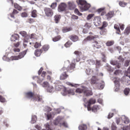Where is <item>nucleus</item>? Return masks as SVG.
Instances as JSON below:
<instances>
[{
    "label": "nucleus",
    "instance_id": "ea45409f",
    "mask_svg": "<svg viewBox=\"0 0 130 130\" xmlns=\"http://www.w3.org/2000/svg\"><path fill=\"white\" fill-rule=\"evenodd\" d=\"M42 86L44 88H47L49 86V83H48V82L45 81L42 84Z\"/></svg>",
    "mask_w": 130,
    "mask_h": 130
},
{
    "label": "nucleus",
    "instance_id": "f257e3e1",
    "mask_svg": "<svg viewBox=\"0 0 130 130\" xmlns=\"http://www.w3.org/2000/svg\"><path fill=\"white\" fill-rule=\"evenodd\" d=\"M25 97L28 99H31V100L34 101L43 102V99L42 95L40 94H35L34 92L31 91L25 93Z\"/></svg>",
    "mask_w": 130,
    "mask_h": 130
},
{
    "label": "nucleus",
    "instance_id": "de8ad7c7",
    "mask_svg": "<svg viewBox=\"0 0 130 130\" xmlns=\"http://www.w3.org/2000/svg\"><path fill=\"white\" fill-rule=\"evenodd\" d=\"M124 123L126 124H127V123H129V119H128L126 117H124L123 118Z\"/></svg>",
    "mask_w": 130,
    "mask_h": 130
},
{
    "label": "nucleus",
    "instance_id": "680f3d73",
    "mask_svg": "<svg viewBox=\"0 0 130 130\" xmlns=\"http://www.w3.org/2000/svg\"><path fill=\"white\" fill-rule=\"evenodd\" d=\"M129 62H130V60H126L125 61V63H124L125 67H128V66L129 65Z\"/></svg>",
    "mask_w": 130,
    "mask_h": 130
},
{
    "label": "nucleus",
    "instance_id": "2eb2a0df",
    "mask_svg": "<svg viewBox=\"0 0 130 130\" xmlns=\"http://www.w3.org/2000/svg\"><path fill=\"white\" fill-rule=\"evenodd\" d=\"M119 81V78H115V80L114 81L116 87L115 91H118L119 90V87L120 86Z\"/></svg>",
    "mask_w": 130,
    "mask_h": 130
},
{
    "label": "nucleus",
    "instance_id": "20e7f679",
    "mask_svg": "<svg viewBox=\"0 0 130 130\" xmlns=\"http://www.w3.org/2000/svg\"><path fill=\"white\" fill-rule=\"evenodd\" d=\"M130 74V67L128 68L127 70L125 71V76H123L121 79V81L123 82H126V85L127 86H128L130 85V75L128 76V75Z\"/></svg>",
    "mask_w": 130,
    "mask_h": 130
},
{
    "label": "nucleus",
    "instance_id": "c85d7f7f",
    "mask_svg": "<svg viewBox=\"0 0 130 130\" xmlns=\"http://www.w3.org/2000/svg\"><path fill=\"white\" fill-rule=\"evenodd\" d=\"M17 14H19V11H17L16 9H14L13 12L10 14V17L11 18H15V15H17Z\"/></svg>",
    "mask_w": 130,
    "mask_h": 130
},
{
    "label": "nucleus",
    "instance_id": "69168bd1",
    "mask_svg": "<svg viewBox=\"0 0 130 130\" xmlns=\"http://www.w3.org/2000/svg\"><path fill=\"white\" fill-rule=\"evenodd\" d=\"M120 73V71L119 70H117L114 72V75H115V76H117L118 75H119Z\"/></svg>",
    "mask_w": 130,
    "mask_h": 130
},
{
    "label": "nucleus",
    "instance_id": "ddd939ff",
    "mask_svg": "<svg viewBox=\"0 0 130 130\" xmlns=\"http://www.w3.org/2000/svg\"><path fill=\"white\" fill-rule=\"evenodd\" d=\"M67 8V4L64 3H61L60 4L58 7L59 12H63L65 11Z\"/></svg>",
    "mask_w": 130,
    "mask_h": 130
},
{
    "label": "nucleus",
    "instance_id": "5fc2aeb1",
    "mask_svg": "<svg viewBox=\"0 0 130 130\" xmlns=\"http://www.w3.org/2000/svg\"><path fill=\"white\" fill-rule=\"evenodd\" d=\"M21 16L22 18H26V17H28V13L27 12H23L21 13Z\"/></svg>",
    "mask_w": 130,
    "mask_h": 130
},
{
    "label": "nucleus",
    "instance_id": "423d86ee",
    "mask_svg": "<svg viewBox=\"0 0 130 130\" xmlns=\"http://www.w3.org/2000/svg\"><path fill=\"white\" fill-rule=\"evenodd\" d=\"M44 12L45 13V15L48 18H51L52 16H53V10L50 8L46 7L44 8Z\"/></svg>",
    "mask_w": 130,
    "mask_h": 130
},
{
    "label": "nucleus",
    "instance_id": "4be33fe9",
    "mask_svg": "<svg viewBox=\"0 0 130 130\" xmlns=\"http://www.w3.org/2000/svg\"><path fill=\"white\" fill-rule=\"evenodd\" d=\"M93 43L92 47H93V48H101V46L100 44L98 43V42L94 41L93 42Z\"/></svg>",
    "mask_w": 130,
    "mask_h": 130
},
{
    "label": "nucleus",
    "instance_id": "bb28decb",
    "mask_svg": "<svg viewBox=\"0 0 130 130\" xmlns=\"http://www.w3.org/2000/svg\"><path fill=\"white\" fill-rule=\"evenodd\" d=\"M91 110H92L93 112H97V111L99 110V106L97 105H94L92 108H91Z\"/></svg>",
    "mask_w": 130,
    "mask_h": 130
},
{
    "label": "nucleus",
    "instance_id": "f8f14e48",
    "mask_svg": "<svg viewBox=\"0 0 130 130\" xmlns=\"http://www.w3.org/2000/svg\"><path fill=\"white\" fill-rule=\"evenodd\" d=\"M61 122H62V118L58 117L53 121V124H54V125H59V126H60Z\"/></svg>",
    "mask_w": 130,
    "mask_h": 130
},
{
    "label": "nucleus",
    "instance_id": "412c9836",
    "mask_svg": "<svg viewBox=\"0 0 130 130\" xmlns=\"http://www.w3.org/2000/svg\"><path fill=\"white\" fill-rule=\"evenodd\" d=\"M63 33H67V32H70V31H73V28L72 27H63L62 28Z\"/></svg>",
    "mask_w": 130,
    "mask_h": 130
},
{
    "label": "nucleus",
    "instance_id": "a878e982",
    "mask_svg": "<svg viewBox=\"0 0 130 130\" xmlns=\"http://www.w3.org/2000/svg\"><path fill=\"white\" fill-rule=\"evenodd\" d=\"M111 64H113V66H117V68L118 69H119L120 68V66H119V63H118V62L117 61L115 60H112L110 62Z\"/></svg>",
    "mask_w": 130,
    "mask_h": 130
},
{
    "label": "nucleus",
    "instance_id": "6e6d98bb",
    "mask_svg": "<svg viewBox=\"0 0 130 130\" xmlns=\"http://www.w3.org/2000/svg\"><path fill=\"white\" fill-rule=\"evenodd\" d=\"M27 21L29 24H32V23H34V22H35V20L33 18H29Z\"/></svg>",
    "mask_w": 130,
    "mask_h": 130
},
{
    "label": "nucleus",
    "instance_id": "e433bc0d",
    "mask_svg": "<svg viewBox=\"0 0 130 130\" xmlns=\"http://www.w3.org/2000/svg\"><path fill=\"white\" fill-rule=\"evenodd\" d=\"M124 33L125 35H128L130 33V27H127L124 30Z\"/></svg>",
    "mask_w": 130,
    "mask_h": 130
},
{
    "label": "nucleus",
    "instance_id": "6ab92c4d",
    "mask_svg": "<svg viewBox=\"0 0 130 130\" xmlns=\"http://www.w3.org/2000/svg\"><path fill=\"white\" fill-rule=\"evenodd\" d=\"M62 73V74L60 76V80H66L69 77V75L67 74V71H66Z\"/></svg>",
    "mask_w": 130,
    "mask_h": 130
},
{
    "label": "nucleus",
    "instance_id": "13d9d810",
    "mask_svg": "<svg viewBox=\"0 0 130 130\" xmlns=\"http://www.w3.org/2000/svg\"><path fill=\"white\" fill-rule=\"evenodd\" d=\"M57 4L56 3H53L51 4V8H52V9H55V8H56Z\"/></svg>",
    "mask_w": 130,
    "mask_h": 130
},
{
    "label": "nucleus",
    "instance_id": "49530a36",
    "mask_svg": "<svg viewBox=\"0 0 130 130\" xmlns=\"http://www.w3.org/2000/svg\"><path fill=\"white\" fill-rule=\"evenodd\" d=\"M72 44H73V43L71 41H68L65 44H64V46L65 47H70V46H71V45H72Z\"/></svg>",
    "mask_w": 130,
    "mask_h": 130
},
{
    "label": "nucleus",
    "instance_id": "338daca9",
    "mask_svg": "<svg viewBox=\"0 0 130 130\" xmlns=\"http://www.w3.org/2000/svg\"><path fill=\"white\" fill-rule=\"evenodd\" d=\"M104 10H105V8H100L98 9L97 12L99 13V14H100L101 13L103 12Z\"/></svg>",
    "mask_w": 130,
    "mask_h": 130
},
{
    "label": "nucleus",
    "instance_id": "0e129e2a",
    "mask_svg": "<svg viewBox=\"0 0 130 130\" xmlns=\"http://www.w3.org/2000/svg\"><path fill=\"white\" fill-rule=\"evenodd\" d=\"M72 19H73V20H78L79 17L77 15H73L72 16Z\"/></svg>",
    "mask_w": 130,
    "mask_h": 130
},
{
    "label": "nucleus",
    "instance_id": "f704fd0d",
    "mask_svg": "<svg viewBox=\"0 0 130 130\" xmlns=\"http://www.w3.org/2000/svg\"><path fill=\"white\" fill-rule=\"evenodd\" d=\"M61 38V37H60V36H57L54 38H53L52 40L53 41H54V42H56L57 41H59V40H60Z\"/></svg>",
    "mask_w": 130,
    "mask_h": 130
},
{
    "label": "nucleus",
    "instance_id": "e2e57ef3",
    "mask_svg": "<svg viewBox=\"0 0 130 130\" xmlns=\"http://www.w3.org/2000/svg\"><path fill=\"white\" fill-rule=\"evenodd\" d=\"M47 80H48V81H49L50 82H51V83H52V78H51V77H50V76L48 75L47 76Z\"/></svg>",
    "mask_w": 130,
    "mask_h": 130
},
{
    "label": "nucleus",
    "instance_id": "aec40b11",
    "mask_svg": "<svg viewBox=\"0 0 130 130\" xmlns=\"http://www.w3.org/2000/svg\"><path fill=\"white\" fill-rule=\"evenodd\" d=\"M74 53L75 54V55H76V57L78 59V61H80V58L82 55V52L80 51H75Z\"/></svg>",
    "mask_w": 130,
    "mask_h": 130
},
{
    "label": "nucleus",
    "instance_id": "a18cd8bd",
    "mask_svg": "<svg viewBox=\"0 0 130 130\" xmlns=\"http://www.w3.org/2000/svg\"><path fill=\"white\" fill-rule=\"evenodd\" d=\"M46 129L47 130H51V126L49 124V123H47L45 124Z\"/></svg>",
    "mask_w": 130,
    "mask_h": 130
},
{
    "label": "nucleus",
    "instance_id": "37998d69",
    "mask_svg": "<svg viewBox=\"0 0 130 130\" xmlns=\"http://www.w3.org/2000/svg\"><path fill=\"white\" fill-rule=\"evenodd\" d=\"M101 66V61L96 60V64H95V67L96 69H98Z\"/></svg>",
    "mask_w": 130,
    "mask_h": 130
},
{
    "label": "nucleus",
    "instance_id": "4468645a",
    "mask_svg": "<svg viewBox=\"0 0 130 130\" xmlns=\"http://www.w3.org/2000/svg\"><path fill=\"white\" fill-rule=\"evenodd\" d=\"M69 38L73 42H77L79 41V37L76 35H72L69 37Z\"/></svg>",
    "mask_w": 130,
    "mask_h": 130
},
{
    "label": "nucleus",
    "instance_id": "9b49d317",
    "mask_svg": "<svg viewBox=\"0 0 130 130\" xmlns=\"http://www.w3.org/2000/svg\"><path fill=\"white\" fill-rule=\"evenodd\" d=\"M83 93L86 97H88V96H92L93 95V92H92V90H88L86 88H84Z\"/></svg>",
    "mask_w": 130,
    "mask_h": 130
},
{
    "label": "nucleus",
    "instance_id": "c756f323",
    "mask_svg": "<svg viewBox=\"0 0 130 130\" xmlns=\"http://www.w3.org/2000/svg\"><path fill=\"white\" fill-rule=\"evenodd\" d=\"M48 49H49V45H44L42 49H41V50H43V51H47V50H48Z\"/></svg>",
    "mask_w": 130,
    "mask_h": 130
},
{
    "label": "nucleus",
    "instance_id": "8fccbe9b",
    "mask_svg": "<svg viewBox=\"0 0 130 130\" xmlns=\"http://www.w3.org/2000/svg\"><path fill=\"white\" fill-rule=\"evenodd\" d=\"M129 90L130 89L128 88H125V89L124 90V94H125V95H128L129 93Z\"/></svg>",
    "mask_w": 130,
    "mask_h": 130
},
{
    "label": "nucleus",
    "instance_id": "4c0bfd02",
    "mask_svg": "<svg viewBox=\"0 0 130 130\" xmlns=\"http://www.w3.org/2000/svg\"><path fill=\"white\" fill-rule=\"evenodd\" d=\"M114 28L117 30V34H120V29H119V26L117 24L114 25Z\"/></svg>",
    "mask_w": 130,
    "mask_h": 130
},
{
    "label": "nucleus",
    "instance_id": "393cba45",
    "mask_svg": "<svg viewBox=\"0 0 130 130\" xmlns=\"http://www.w3.org/2000/svg\"><path fill=\"white\" fill-rule=\"evenodd\" d=\"M54 18L55 23H57L60 20L61 16H60V15H56L54 16Z\"/></svg>",
    "mask_w": 130,
    "mask_h": 130
},
{
    "label": "nucleus",
    "instance_id": "a211bd4d",
    "mask_svg": "<svg viewBox=\"0 0 130 130\" xmlns=\"http://www.w3.org/2000/svg\"><path fill=\"white\" fill-rule=\"evenodd\" d=\"M20 36L17 34H13L11 37V41H16V40H19Z\"/></svg>",
    "mask_w": 130,
    "mask_h": 130
},
{
    "label": "nucleus",
    "instance_id": "dca6fc26",
    "mask_svg": "<svg viewBox=\"0 0 130 130\" xmlns=\"http://www.w3.org/2000/svg\"><path fill=\"white\" fill-rule=\"evenodd\" d=\"M99 82V79L96 76H92L90 80V84L91 85H95Z\"/></svg>",
    "mask_w": 130,
    "mask_h": 130
},
{
    "label": "nucleus",
    "instance_id": "a19ab883",
    "mask_svg": "<svg viewBox=\"0 0 130 130\" xmlns=\"http://www.w3.org/2000/svg\"><path fill=\"white\" fill-rule=\"evenodd\" d=\"M111 130H117V126H116V124L115 123H113L111 126Z\"/></svg>",
    "mask_w": 130,
    "mask_h": 130
},
{
    "label": "nucleus",
    "instance_id": "f3484780",
    "mask_svg": "<svg viewBox=\"0 0 130 130\" xmlns=\"http://www.w3.org/2000/svg\"><path fill=\"white\" fill-rule=\"evenodd\" d=\"M114 16V11H109L107 14H106V17L107 20H110V19L113 17Z\"/></svg>",
    "mask_w": 130,
    "mask_h": 130
},
{
    "label": "nucleus",
    "instance_id": "7ed1b4c3",
    "mask_svg": "<svg viewBox=\"0 0 130 130\" xmlns=\"http://www.w3.org/2000/svg\"><path fill=\"white\" fill-rule=\"evenodd\" d=\"M76 3L79 5V8L81 11H87L91 6L87 4L85 0H77Z\"/></svg>",
    "mask_w": 130,
    "mask_h": 130
},
{
    "label": "nucleus",
    "instance_id": "2f4dec72",
    "mask_svg": "<svg viewBox=\"0 0 130 130\" xmlns=\"http://www.w3.org/2000/svg\"><path fill=\"white\" fill-rule=\"evenodd\" d=\"M78 128L79 130H86L87 129V125L86 124H81L79 126Z\"/></svg>",
    "mask_w": 130,
    "mask_h": 130
},
{
    "label": "nucleus",
    "instance_id": "72a5a7b5",
    "mask_svg": "<svg viewBox=\"0 0 130 130\" xmlns=\"http://www.w3.org/2000/svg\"><path fill=\"white\" fill-rule=\"evenodd\" d=\"M114 44V41H108L106 43V46H112Z\"/></svg>",
    "mask_w": 130,
    "mask_h": 130
},
{
    "label": "nucleus",
    "instance_id": "6e6552de",
    "mask_svg": "<svg viewBox=\"0 0 130 130\" xmlns=\"http://www.w3.org/2000/svg\"><path fill=\"white\" fill-rule=\"evenodd\" d=\"M97 38H99V36L98 35L88 36L83 41V43H85L87 42V41H91L92 40H94V39H97Z\"/></svg>",
    "mask_w": 130,
    "mask_h": 130
},
{
    "label": "nucleus",
    "instance_id": "5701e85b",
    "mask_svg": "<svg viewBox=\"0 0 130 130\" xmlns=\"http://www.w3.org/2000/svg\"><path fill=\"white\" fill-rule=\"evenodd\" d=\"M43 52V50L41 49H37L35 51V55L36 56H40L41 55V53Z\"/></svg>",
    "mask_w": 130,
    "mask_h": 130
},
{
    "label": "nucleus",
    "instance_id": "c9c22d12",
    "mask_svg": "<svg viewBox=\"0 0 130 130\" xmlns=\"http://www.w3.org/2000/svg\"><path fill=\"white\" fill-rule=\"evenodd\" d=\"M60 126H64V127H68V123L67 122L63 121L62 119V122L60 123Z\"/></svg>",
    "mask_w": 130,
    "mask_h": 130
},
{
    "label": "nucleus",
    "instance_id": "f03ea898",
    "mask_svg": "<svg viewBox=\"0 0 130 130\" xmlns=\"http://www.w3.org/2000/svg\"><path fill=\"white\" fill-rule=\"evenodd\" d=\"M76 69V64L71 63L68 66V63H65L64 67L61 69V73H63L64 71L67 73H73Z\"/></svg>",
    "mask_w": 130,
    "mask_h": 130
},
{
    "label": "nucleus",
    "instance_id": "4d7b16f0",
    "mask_svg": "<svg viewBox=\"0 0 130 130\" xmlns=\"http://www.w3.org/2000/svg\"><path fill=\"white\" fill-rule=\"evenodd\" d=\"M75 13L76 14H77L78 16H82V13H80V11H79V10L78 9H75Z\"/></svg>",
    "mask_w": 130,
    "mask_h": 130
},
{
    "label": "nucleus",
    "instance_id": "b1692460",
    "mask_svg": "<svg viewBox=\"0 0 130 130\" xmlns=\"http://www.w3.org/2000/svg\"><path fill=\"white\" fill-rule=\"evenodd\" d=\"M38 16V15H37V10H33L31 11V17H32V18H37Z\"/></svg>",
    "mask_w": 130,
    "mask_h": 130
},
{
    "label": "nucleus",
    "instance_id": "1a4fd4ad",
    "mask_svg": "<svg viewBox=\"0 0 130 130\" xmlns=\"http://www.w3.org/2000/svg\"><path fill=\"white\" fill-rule=\"evenodd\" d=\"M87 110H88V111H90V110H91V105H92V104H95V103H96V100L93 98H91L87 102Z\"/></svg>",
    "mask_w": 130,
    "mask_h": 130
},
{
    "label": "nucleus",
    "instance_id": "052dcab7",
    "mask_svg": "<svg viewBox=\"0 0 130 130\" xmlns=\"http://www.w3.org/2000/svg\"><path fill=\"white\" fill-rule=\"evenodd\" d=\"M0 102H2L3 103L6 102V99L2 95H0Z\"/></svg>",
    "mask_w": 130,
    "mask_h": 130
},
{
    "label": "nucleus",
    "instance_id": "3c124183",
    "mask_svg": "<svg viewBox=\"0 0 130 130\" xmlns=\"http://www.w3.org/2000/svg\"><path fill=\"white\" fill-rule=\"evenodd\" d=\"M76 93H84V88L81 89V88H77L76 90Z\"/></svg>",
    "mask_w": 130,
    "mask_h": 130
},
{
    "label": "nucleus",
    "instance_id": "9d476101",
    "mask_svg": "<svg viewBox=\"0 0 130 130\" xmlns=\"http://www.w3.org/2000/svg\"><path fill=\"white\" fill-rule=\"evenodd\" d=\"M93 24L96 27L98 26H100V25H101V18L98 16L95 17L94 19Z\"/></svg>",
    "mask_w": 130,
    "mask_h": 130
},
{
    "label": "nucleus",
    "instance_id": "39448f33",
    "mask_svg": "<svg viewBox=\"0 0 130 130\" xmlns=\"http://www.w3.org/2000/svg\"><path fill=\"white\" fill-rule=\"evenodd\" d=\"M26 53H27V51H23L19 53L18 56H12L10 57L11 60H18V59H21V58H23L25 55H26Z\"/></svg>",
    "mask_w": 130,
    "mask_h": 130
},
{
    "label": "nucleus",
    "instance_id": "774afa93",
    "mask_svg": "<svg viewBox=\"0 0 130 130\" xmlns=\"http://www.w3.org/2000/svg\"><path fill=\"white\" fill-rule=\"evenodd\" d=\"M20 44H21V42H18L16 43H14V46H15V47L17 48L18 46H20Z\"/></svg>",
    "mask_w": 130,
    "mask_h": 130
},
{
    "label": "nucleus",
    "instance_id": "7c9ffc66",
    "mask_svg": "<svg viewBox=\"0 0 130 130\" xmlns=\"http://www.w3.org/2000/svg\"><path fill=\"white\" fill-rule=\"evenodd\" d=\"M14 8L16 9V10H18V11H22V10H23L22 7L20 6V5L17 3L14 4Z\"/></svg>",
    "mask_w": 130,
    "mask_h": 130
},
{
    "label": "nucleus",
    "instance_id": "0eeeda50",
    "mask_svg": "<svg viewBox=\"0 0 130 130\" xmlns=\"http://www.w3.org/2000/svg\"><path fill=\"white\" fill-rule=\"evenodd\" d=\"M105 86V83H104L103 81H99V82L95 85V89L98 90H102L104 88Z\"/></svg>",
    "mask_w": 130,
    "mask_h": 130
},
{
    "label": "nucleus",
    "instance_id": "cd10ccee",
    "mask_svg": "<svg viewBox=\"0 0 130 130\" xmlns=\"http://www.w3.org/2000/svg\"><path fill=\"white\" fill-rule=\"evenodd\" d=\"M108 26V23H107V22L106 21H103L102 23V27H100V29L101 30H103L104 28H106V27H107Z\"/></svg>",
    "mask_w": 130,
    "mask_h": 130
},
{
    "label": "nucleus",
    "instance_id": "bf43d9fd",
    "mask_svg": "<svg viewBox=\"0 0 130 130\" xmlns=\"http://www.w3.org/2000/svg\"><path fill=\"white\" fill-rule=\"evenodd\" d=\"M87 29H90L91 28V23H86L84 26Z\"/></svg>",
    "mask_w": 130,
    "mask_h": 130
},
{
    "label": "nucleus",
    "instance_id": "864d4df0",
    "mask_svg": "<svg viewBox=\"0 0 130 130\" xmlns=\"http://www.w3.org/2000/svg\"><path fill=\"white\" fill-rule=\"evenodd\" d=\"M117 59L119 62H123L124 61V59L121 56H119Z\"/></svg>",
    "mask_w": 130,
    "mask_h": 130
},
{
    "label": "nucleus",
    "instance_id": "79ce46f5",
    "mask_svg": "<svg viewBox=\"0 0 130 130\" xmlns=\"http://www.w3.org/2000/svg\"><path fill=\"white\" fill-rule=\"evenodd\" d=\"M87 63L88 64H90V66H93L95 64V61L93 59H89L87 60Z\"/></svg>",
    "mask_w": 130,
    "mask_h": 130
},
{
    "label": "nucleus",
    "instance_id": "09e8293b",
    "mask_svg": "<svg viewBox=\"0 0 130 130\" xmlns=\"http://www.w3.org/2000/svg\"><path fill=\"white\" fill-rule=\"evenodd\" d=\"M47 88V91L48 92H50V93H51V92L53 91V87L49 85V86H48Z\"/></svg>",
    "mask_w": 130,
    "mask_h": 130
},
{
    "label": "nucleus",
    "instance_id": "c03bdc74",
    "mask_svg": "<svg viewBox=\"0 0 130 130\" xmlns=\"http://www.w3.org/2000/svg\"><path fill=\"white\" fill-rule=\"evenodd\" d=\"M35 48H39L40 47H41V43L36 42L34 45Z\"/></svg>",
    "mask_w": 130,
    "mask_h": 130
},
{
    "label": "nucleus",
    "instance_id": "58836bf2",
    "mask_svg": "<svg viewBox=\"0 0 130 130\" xmlns=\"http://www.w3.org/2000/svg\"><path fill=\"white\" fill-rule=\"evenodd\" d=\"M119 5L120 7H122L123 8H124V7H126V6L127 5V3L123 1H121L119 3Z\"/></svg>",
    "mask_w": 130,
    "mask_h": 130
},
{
    "label": "nucleus",
    "instance_id": "603ef678",
    "mask_svg": "<svg viewBox=\"0 0 130 130\" xmlns=\"http://www.w3.org/2000/svg\"><path fill=\"white\" fill-rule=\"evenodd\" d=\"M19 34H20V35H21L23 37H26V36H27V32H26L25 31H20Z\"/></svg>",
    "mask_w": 130,
    "mask_h": 130
},
{
    "label": "nucleus",
    "instance_id": "473e14b6",
    "mask_svg": "<svg viewBox=\"0 0 130 130\" xmlns=\"http://www.w3.org/2000/svg\"><path fill=\"white\" fill-rule=\"evenodd\" d=\"M37 121V116L36 115H32L31 117V123H35Z\"/></svg>",
    "mask_w": 130,
    "mask_h": 130
}]
</instances>
